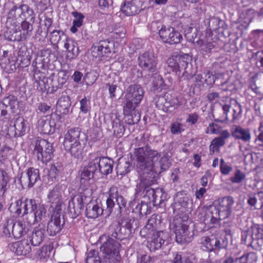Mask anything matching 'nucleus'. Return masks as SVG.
I'll list each match as a JSON object with an SVG mask.
<instances>
[{"instance_id": "obj_1", "label": "nucleus", "mask_w": 263, "mask_h": 263, "mask_svg": "<svg viewBox=\"0 0 263 263\" xmlns=\"http://www.w3.org/2000/svg\"><path fill=\"white\" fill-rule=\"evenodd\" d=\"M108 194V197L106 200L105 208L102 206L101 201L98 202L97 200L90 201L87 203L85 210V214L87 218H96L102 214L109 216L115 206L114 199H116L120 209L125 207L126 201L119 193L118 187L112 186L109 189Z\"/></svg>"}, {"instance_id": "obj_2", "label": "nucleus", "mask_w": 263, "mask_h": 263, "mask_svg": "<svg viewBox=\"0 0 263 263\" xmlns=\"http://www.w3.org/2000/svg\"><path fill=\"white\" fill-rule=\"evenodd\" d=\"M135 154L137 167L141 171H144L149 167L151 170L158 161L162 170H166L169 167L166 158L162 157L160 153L151 149L148 145L135 149Z\"/></svg>"}, {"instance_id": "obj_3", "label": "nucleus", "mask_w": 263, "mask_h": 263, "mask_svg": "<svg viewBox=\"0 0 263 263\" xmlns=\"http://www.w3.org/2000/svg\"><path fill=\"white\" fill-rule=\"evenodd\" d=\"M190 61L189 54L179 53L168 58L166 61L167 72L174 73L179 78H188L192 76L187 70Z\"/></svg>"}, {"instance_id": "obj_4", "label": "nucleus", "mask_w": 263, "mask_h": 263, "mask_svg": "<svg viewBox=\"0 0 263 263\" xmlns=\"http://www.w3.org/2000/svg\"><path fill=\"white\" fill-rule=\"evenodd\" d=\"M81 134V130L79 127L70 128L64 135L62 142L64 149L75 157L82 155L85 147V144L81 143L83 140L80 139Z\"/></svg>"}, {"instance_id": "obj_5", "label": "nucleus", "mask_w": 263, "mask_h": 263, "mask_svg": "<svg viewBox=\"0 0 263 263\" xmlns=\"http://www.w3.org/2000/svg\"><path fill=\"white\" fill-rule=\"evenodd\" d=\"M29 20L32 24L34 22L35 14L33 10L26 4L14 6L9 11L6 24L8 25L20 23V21Z\"/></svg>"}, {"instance_id": "obj_6", "label": "nucleus", "mask_w": 263, "mask_h": 263, "mask_svg": "<svg viewBox=\"0 0 263 263\" xmlns=\"http://www.w3.org/2000/svg\"><path fill=\"white\" fill-rule=\"evenodd\" d=\"M172 224L178 243H189L193 240L194 233L190 230L189 222L187 220H183L180 217H175Z\"/></svg>"}, {"instance_id": "obj_7", "label": "nucleus", "mask_w": 263, "mask_h": 263, "mask_svg": "<svg viewBox=\"0 0 263 263\" xmlns=\"http://www.w3.org/2000/svg\"><path fill=\"white\" fill-rule=\"evenodd\" d=\"M96 172V167H94L92 162L90 161L88 165L84 167L80 174V188L84 192H86L87 195L84 192L81 193V200L82 202L84 197H90L92 194V190L91 185L95 182L94 175Z\"/></svg>"}, {"instance_id": "obj_8", "label": "nucleus", "mask_w": 263, "mask_h": 263, "mask_svg": "<svg viewBox=\"0 0 263 263\" xmlns=\"http://www.w3.org/2000/svg\"><path fill=\"white\" fill-rule=\"evenodd\" d=\"M53 153L52 144L47 140L39 138L34 141L33 154L38 160L47 163L52 159Z\"/></svg>"}, {"instance_id": "obj_9", "label": "nucleus", "mask_w": 263, "mask_h": 263, "mask_svg": "<svg viewBox=\"0 0 263 263\" xmlns=\"http://www.w3.org/2000/svg\"><path fill=\"white\" fill-rule=\"evenodd\" d=\"M158 35L164 43L171 45L179 44L182 40L180 33L170 26L162 25L158 30Z\"/></svg>"}, {"instance_id": "obj_10", "label": "nucleus", "mask_w": 263, "mask_h": 263, "mask_svg": "<svg viewBox=\"0 0 263 263\" xmlns=\"http://www.w3.org/2000/svg\"><path fill=\"white\" fill-rule=\"evenodd\" d=\"M140 104L126 98L125 103L123 106V112L124 116L127 118L126 123L129 125L138 123L140 120L141 116L136 109Z\"/></svg>"}, {"instance_id": "obj_11", "label": "nucleus", "mask_w": 263, "mask_h": 263, "mask_svg": "<svg viewBox=\"0 0 263 263\" xmlns=\"http://www.w3.org/2000/svg\"><path fill=\"white\" fill-rule=\"evenodd\" d=\"M200 214V219L208 227L212 228L218 226L221 219L218 211L215 207L210 206L202 210Z\"/></svg>"}, {"instance_id": "obj_12", "label": "nucleus", "mask_w": 263, "mask_h": 263, "mask_svg": "<svg viewBox=\"0 0 263 263\" xmlns=\"http://www.w3.org/2000/svg\"><path fill=\"white\" fill-rule=\"evenodd\" d=\"M234 203L233 197L231 196H226L218 198L215 201L213 206L218 211L221 218L224 219L231 216Z\"/></svg>"}, {"instance_id": "obj_13", "label": "nucleus", "mask_w": 263, "mask_h": 263, "mask_svg": "<svg viewBox=\"0 0 263 263\" xmlns=\"http://www.w3.org/2000/svg\"><path fill=\"white\" fill-rule=\"evenodd\" d=\"M161 223V217L157 214H153L148 218L146 224L140 230V235L142 237L149 238L153 233L162 231L160 230Z\"/></svg>"}, {"instance_id": "obj_14", "label": "nucleus", "mask_w": 263, "mask_h": 263, "mask_svg": "<svg viewBox=\"0 0 263 263\" xmlns=\"http://www.w3.org/2000/svg\"><path fill=\"white\" fill-rule=\"evenodd\" d=\"M138 62L139 66L143 70L154 72L157 70L158 59L152 52L147 51L140 54Z\"/></svg>"}, {"instance_id": "obj_15", "label": "nucleus", "mask_w": 263, "mask_h": 263, "mask_svg": "<svg viewBox=\"0 0 263 263\" xmlns=\"http://www.w3.org/2000/svg\"><path fill=\"white\" fill-rule=\"evenodd\" d=\"M121 245L118 240L113 239H107V240L103 243L100 248V250L105 255V257L111 259L119 256V249Z\"/></svg>"}, {"instance_id": "obj_16", "label": "nucleus", "mask_w": 263, "mask_h": 263, "mask_svg": "<svg viewBox=\"0 0 263 263\" xmlns=\"http://www.w3.org/2000/svg\"><path fill=\"white\" fill-rule=\"evenodd\" d=\"M93 166L96 167V172L107 175L112 172L114 161L106 157H98L90 161Z\"/></svg>"}, {"instance_id": "obj_17", "label": "nucleus", "mask_w": 263, "mask_h": 263, "mask_svg": "<svg viewBox=\"0 0 263 263\" xmlns=\"http://www.w3.org/2000/svg\"><path fill=\"white\" fill-rule=\"evenodd\" d=\"M40 180V172L37 168L29 167L25 173H23L20 179V183L23 186L32 187Z\"/></svg>"}, {"instance_id": "obj_18", "label": "nucleus", "mask_w": 263, "mask_h": 263, "mask_svg": "<svg viewBox=\"0 0 263 263\" xmlns=\"http://www.w3.org/2000/svg\"><path fill=\"white\" fill-rule=\"evenodd\" d=\"M149 238L147 246L151 252H155L162 248L168 238V233L166 231H158L153 233Z\"/></svg>"}, {"instance_id": "obj_19", "label": "nucleus", "mask_w": 263, "mask_h": 263, "mask_svg": "<svg viewBox=\"0 0 263 263\" xmlns=\"http://www.w3.org/2000/svg\"><path fill=\"white\" fill-rule=\"evenodd\" d=\"M167 194L162 189L149 188L146 190L145 197H147L149 203L154 206L160 205L166 200Z\"/></svg>"}, {"instance_id": "obj_20", "label": "nucleus", "mask_w": 263, "mask_h": 263, "mask_svg": "<svg viewBox=\"0 0 263 263\" xmlns=\"http://www.w3.org/2000/svg\"><path fill=\"white\" fill-rule=\"evenodd\" d=\"M60 211L61 210L54 211L48 223L47 231L50 236H55L62 229L63 224H61Z\"/></svg>"}, {"instance_id": "obj_21", "label": "nucleus", "mask_w": 263, "mask_h": 263, "mask_svg": "<svg viewBox=\"0 0 263 263\" xmlns=\"http://www.w3.org/2000/svg\"><path fill=\"white\" fill-rule=\"evenodd\" d=\"M142 6V2L141 0L125 1L121 5L120 10L127 16L134 15L141 11Z\"/></svg>"}, {"instance_id": "obj_22", "label": "nucleus", "mask_w": 263, "mask_h": 263, "mask_svg": "<svg viewBox=\"0 0 263 263\" xmlns=\"http://www.w3.org/2000/svg\"><path fill=\"white\" fill-rule=\"evenodd\" d=\"M7 30L4 33V37L9 41L20 42L25 41L20 31V23L8 25L6 24Z\"/></svg>"}, {"instance_id": "obj_23", "label": "nucleus", "mask_w": 263, "mask_h": 263, "mask_svg": "<svg viewBox=\"0 0 263 263\" xmlns=\"http://www.w3.org/2000/svg\"><path fill=\"white\" fill-rule=\"evenodd\" d=\"M9 248L17 255L26 256L31 252V247L28 239H23L9 244Z\"/></svg>"}, {"instance_id": "obj_24", "label": "nucleus", "mask_w": 263, "mask_h": 263, "mask_svg": "<svg viewBox=\"0 0 263 263\" xmlns=\"http://www.w3.org/2000/svg\"><path fill=\"white\" fill-rule=\"evenodd\" d=\"M232 135L235 139L241 140L244 142H249L251 139L250 129L249 128H243L240 125L235 126Z\"/></svg>"}, {"instance_id": "obj_25", "label": "nucleus", "mask_w": 263, "mask_h": 263, "mask_svg": "<svg viewBox=\"0 0 263 263\" xmlns=\"http://www.w3.org/2000/svg\"><path fill=\"white\" fill-rule=\"evenodd\" d=\"M56 126V122L54 119L47 121L45 120L44 118H41L38 121L37 128L40 132L42 134L49 135L52 134L55 131Z\"/></svg>"}, {"instance_id": "obj_26", "label": "nucleus", "mask_w": 263, "mask_h": 263, "mask_svg": "<svg viewBox=\"0 0 263 263\" xmlns=\"http://www.w3.org/2000/svg\"><path fill=\"white\" fill-rule=\"evenodd\" d=\"M230 137V133L224 132L220 137L213 139L209 146L210 154L213 155L215 152H219L220 147L224 145L225 139Z\"/></svg>"}, {"instance_id": "obj_27", "label": "nucleus", "mask_w": 263, "mask_h": 263, "mask_svg": "<svg viewBox=\"0 0 263 263\" xmlns=\"http://www.w3.org/2000/svg\"><path fill=\"white\" fill-rule=\"evenodd\" d=\"M25 197H22L21 198L16 200L14 203H12L9 208V210L16 217L24 216L26 215L25 213Z\"/></svg>"}, {"instance_id": "obj_28", "label": "nucleus", "mask_w": 263, "mask_h": 263, "mask_svg": "<svg viewBox=\"0 0 263 263\" xmlns=\"http://www.w3.org/2000/svg\"><path fill=\"white\" fill-rule=\"evenodd\" d=\"M57 111L61 114L67 115L71 106V99L68 95H62L57 103Z\"/></svg>"}, {"instance_id": "obj_29", "label": "nucleus", "mask_w": 263, "mask_h": 263, "mask_svg": "<svg viewBox=\"0 0 263 263\" xmlns=\"http://www.w3.org/2000/svg\"><path fill=\"white\" fill-rule=\"evenodd\" d=\"M128 94L130 95V97H128L130 100L140 104L143 99L144 91L140 85L134 84L129 86Z\"/></svg>"}, {"instance_id": "obj_30", "label": "nucleus", "mask_w": 263, "mask_h": 263, "mask_svg": "<svg viewBox=\"0 0 263 263\" xmlns=\"http://www.w3.org/2000/svg\"><path fill=\"white\" fill-rule=\"evenodd\" d=\"M166 85L161 77L155 78L153 82L152 90L155 95H165Z\"/></svg>"}, {"instance_id": "obj_31", "label": "nucleus", "mask_w": 263, "mask_h": 263, "mask_svg": "<svg viewBox=\"0 0 263 263\" xmlns=\"http://www.w3.org/2000/svg\"><path fill=\"white\" fill-rule=\"evenodd\" d=\"M64 48L66 49L67 56L70 59H73L78 54L79 48L77 42L68 37L64 41Z\"/></svg>"}, {"instance_id": "obj_32", "label": "nucleus", "mask_w": 263, "mask_h": 263, "mask_svg": "<svg viewBox=\"0 0 263 263\" xmlns=\"http://www.w3.org/2000/svg\"><path fill=\"white\" fill-rule=\"evenodd\" d=\"M14 136L15 137L22 136L25 135L26 129V121L23 117L17 118L14 123Z\"/></svg>"}, {"instance_id": "obj_33", "label": "nucleus", "mask_w": 263, "mask_h": 263, "mask_svg": "<svg viewBox=\"0 0 263 263\" xmlns=\"http://www.w3.org/2000/svg\"><path fill=\"white\" fill-rule=\"evenodd\" d=\"M52 79H50L47 77L43 76L39 80H35V85L36 89L42 93L46 92L48 94L49 85H51Z\"/></svg>"}, {"instance_id": "obj_34", "label": "nucleus", "mask_w": 263, "mask_h": 263, "mask_svg": "<svg viewBox=\"0 0 263 263\" xmlns=\"http://www.w3.org/2000/svg\"><path fill=\"white\" fill-rule=\"evenodd\" d=\"M26 233L27 230L25 224L20 222L15 223L12 222L11 233L15 239L21 238L24 236Z\"/></svg>"}, {"instance_id": "obj_35", "label": "nucleus", "mask_w": 263, "mask_h": 263, "mask_svg": "<svg viewBox=\"0 0 263 263\" xmlns=\"http://www.w3.org/2000/svg\"><path fill=\"white\" fill-rule=\"evenodd\" d=\"M30 22L29 20H25L20 23L21 25L20 26L21 28L20 31L25 40H26L32 34L33 25Z\"/></svg>"}, {"instance_id": "obj_36", "label": "nucleus", "mask_w": 263, "mask_h": 263, "mask_svg": "<svg viewBox=\"0 0 263 263\" xmlns=\"http://www.w3.org/2000/svg\"><path fill=\"white\" fill-rule=\"evenodd\" d=\"M33 212L34 223L40 222L43 218L46 217V209L43 204H38Z\"/></svg>"}, {"instance_id": "obj_37", "label": "nucleus", "mask_w": 263, "mask_h": 263, "mask_svg": "<svg viewBox=\"0 0 263 263\" xmlns=\"http://www.w3.org/2000/svg\"><path fill=\"white\" fill-rule=\"evenodd\" d=\"M224 132L229 133L228 130H222V127L214 122L210 123L207 127L205 133L207 134L222 135Z\"/></svg>"}, {"instance_id": "obj_38", "label": "nucleus", "mask_w": 263, "mask_h": 263, "mask_svg": "<svg viewBox=\"0 0 263 263\" xmlns=\"http://www.w3.org/2000/svg\"><path fill=\"white\" fill-rule=\"evenodd\" d=\"M214 237L211 238L209 236H204L201 238V245L203 250L208 252L214 250Z\"/></svg>"}, {"instance_id": "obj_39", "label": "nucleus", "mask_w": 263, "mask_h": 263, "mask_svg": "<svg viewBox=\"0 0 263 263\" xmlns=\"http://www.w3.org/2000/svg\"><path fill=\"white\" fill-rule=\"evenodd\" d=\"M62 185L58 184L55 185L52 190L49 191L48 194V198L52 203L55 202L57 200H59L61 197Z\"/></svg>"}, {"instance_id": "obj_40", "label": "nucleus", "mask_w": 263, "mask_h": 263, "mask_svg": "<svg viewBox=\"0 0 263 263\" xmlns=\"http://www.w3.org/2000/svg\"><path fill=\"white\" fill-rule=\"evenodd\" d=\"M99 42L101 47L102 48L104 56H108V54L111 53L114 47V43L113 42L107 39L101 40Z\"/></svg>"}, {"instance_id": "obj_41", "label": "nucleus", "mask_w": 263, "mask_h": 263, "mask_svg": "<svg viewBox=\"0 0 263 263\" xmlns=\"http://www.w3.org/2000/svg\"><path fill=\"white\" fill-rule=\"evenodd\" d=\"M126 32V29L123 26L117 24L112 31V36L115 39L120 40L121 41V39H123L125 37Z\"/></svg>"}, {"instance_id": "obj_42", "label": "nucleus", "mask_w": 263, "mask_h": 263, "mask_svg": "<svg viewBox=\"0 0 263 263\" xmlns=\"http://www.w3.org/2000/svg\"><path fill=\"white\" fill-rule=\"evenodd\" d=\"M14 150L8 146L4 145L0 150V158L2 160H6L9 159L11 157H14Z\"/></svg>"}, {"instance_id": "obj_43", "label": "nucleus", "mask_w": 263, "mask_h": 263, "mask_svg": "<svg viewBox=\"0 0 263 263\" xmlns=\"http://www.w3.org/2000/svg\"><path fill=\"white\" fill-rule=\"evenodd\" d=\"M44 234L41 230H38L32 233V238L29 242L33 246H37L40 245L44 239Z\"/></svg>"}, {"instance_id": "obj_44", "label": "nucleus", "mask_w": 263, "mask_h": 263, "mask_svg": "<svg viewBox=\"0 0 263 263\" xmlns=\"http://www.w3.org/2000/svg\"><path fill=\"white\" fill-rule=\"evenodd\" d=\"M165 96V95H155L154 100L156 102V106L158 109L166 112L167 111L168 106L165 105L166 101L164 98Z\"/></svg>"}, {"instance_id": "obj_45", "label": "nucleus", "mask_w": 263, "mask_h": 263, "mask_svg": "<svg viewBox=\"0 0 263 263\" xmlns=\"http://www.w3.org/2000/svg\"><path fill=\"white\" fill-rule=\"evenodd\" d=\"M9 181L7 173L3 169H0V187L1 191L4 194L6 190V186Z\"/></svg>"}, {"instance_id": "obj_46", "label": "nucleus", "mask_w": 263, "mask_h": 263, "mask_svg": "<svg viewBox=\"0 0 263 263\" xmlns=\"http://www.w3.org/2000/svg\"><path fill=\"white\" fill-rule=\"evenodd\" d=\"M62 35H64V32L61 30H54L51 32L49 35L51 44L54 46L57 45L61 40Z\"/></svg>"}, {"instance_id": "obj_47", "label": "nucleus", "mask_w": 263, "mask_h": 263, "mask_svg": "<svg viewBox=\"0 0 263 263\" xmlns=\"http://www.w3.org/2000/svg\"><path fill=\"white\" fill-rule=\"evenodd\" d=\"M86 263H101L98 252L95 250H90L85 259Z\"/></svg>"}, {"instance_id": "obj_48", "label": "nucleus", "mask_w": 263, "mask_h": 263, "mask_svg": "<svg viewBox=\"0 0 263 263\" xmlns=\"http://www.w3.org/2000/svg\"><path fill=\"white\" fill-rule=\"evenodd\" d=\"M12 220H7L1 231L0 234L2 237H9L11 235L10 231L12 230Z\"/></svg>"}, {"instance_id": "obj_49", "label": "nucleus", "mask_w": 263, "mask_h": 263, "mask_svg": "<svg viewBox=\"0 0 263 263\" xmlns=\"http://www.w3.org/2000/svg\"><path fill=\"white\" fill-rule=\"evenodd\" d=\"M240 258L242 263H256L257 260L256 254L253 252L245 254Z\"/></svg>"}, {"instance_id": "obj_50", "label": "nucleus", "mask_w": 263, "mask_h": 263, "mask_svg": "<svg viewBox=\"0 0 263 263\" xmlns=\"http://www.w3.org/2000/svg\"><path fill=\"white\" fill-rule=\"evenodd\" d=\"M25 212L26 214L29 213H31L35 211L36 206L38 205L36 201L33 199H28L25 197Z\"/></svg>"}, {"instance_id": "obj_51", "label": "nucleus", "mask_w": 263, "mask_h": 263, "mask_svg": "<svg viewBox=\"0 0 263 263\" xmlns=\"http://www.w3.org/2000/svg\"><path fill=\"white\" fill-rule=\"evenodd\" d=\"M200 43V52L202 54L206 55L210 53L211 50L214 48V45L212 42H204L203 41H201Z\"/></svg>"}, {"instance_id": "obj_52", "label": "nucleus", "mask_w": 263, "mask_h": 263, "mask_svg": "<svg viewBox=\"0 0 263 263\" xmlns=\"http://www.w3.org/2000/svg\"><path fill=\"white\" fill-rule=\"evenodd\" d=\"M246 175L241 170L237 169L234 176L230 178V181L233 183H240L245 179Z\"/></svg>"}, {"instance_id": "obj_53", "label": "nucleus", "mask_w": 263, "mask_h": 263, "mask_svg": "<svg viewBox=\"0 0 263 263\" xmlns=\"http://www.w3.org/2000/svg\"><path fill=\"white\" fill-rule=\"evenodd\" d=\"M220 105L222 107L223 110V115L219 118L215 120L216 121L223 123L228 121V112H229L231 106L230 104H223L220 103Z\"/></svg>"}, {"instance_id": "obj_54", "label": "nucleus", "mask_w": 263, "mask_h": 263, "mask_svg": "<svg viewBox=\"0 0 263 263\" xmlns=\"http://www.w3.org/2000/svg\"><path fill=\"white\" fill-rule=\"evenodd\" d=\"M172 263H193L190 257L182 255L179 253H177L173 260Z\"/></svg>"}, {"instance_id": "obj_55", "label": "nucleus", "mask_w": 263, "mask_h": 263, "mask_svg": "<svg viewBox=\"0 0 263 263\" xmlns=\"http://www.w3.org/2000/svg\"><path fill=\"white\" fill-rule=\"evenodd\" d=\"M98 74L95 72H87L84 77L85 84L90 86L92 85L98 79Z\"/></svg>"}, {"instance_id": "obj_56", "label": "nucleus", "mask_w": 263, "mask_h": 263, "mask_svg": "<svg viewBox=\"0 0 263 263\" xmlns=\"http://www.w3.org/2000/svg\"><path fill=\"white\" fill-rule=\"evenodd\" d=\"M102 51L103 50L99 42H96L92 45L91 47V52L93 57L99 58L104 57Z\"/></svg>"}, {"instance_id": "obj_57", "label": "nucleus", "mask_w": 263, "mask_h": 263, "mask_svg": "<svg viewBox=\"0 0 263 263\" xmlns=\"http://www.w3.org/2000/svg\"><path fill=\"white\" fill-rule=\"evenodd\" d=\"M219 168L220 173L223 175H228L233 170V167L228 165L223 159L220 160Z\"/></svg>"}, {"instance_id": "obj_58", "label": "nucleus", "mask_w": 263, "mask_h": 263, "mask_svg": "<svg viewBox=\"0 0 263 263\" xmlns=\"http://www.w3.org/2000/svg\"><path fill=\"white\" fill-rule=\"evenodd\" d=\"M80 109L81 111L84 114H87L91 108L89 99H87L86 97H85L80 100Z\"/></svg>"}, {"instance_id": "obj_59", "label": "nucleus", "mask_w": 263, "mask_h": 263, "mask_svg": "<svg viewBox=\"0 0 263 263\" xmlns=\"http://www.w3.org/2000/svg\"><path fill=\"white\" fill-rule=\"evenodd\" d=\"M72 16L74 17V20L72 22V24H74L76 26H82L83 23V20L85 17L84 15L81 12L78 11H73L72 12Z\"/></svg>"}, {"instance_id": "obj_60", "label": "nucleus", "mask_w": 263, "mask_h": 263, "mask_svg": "<svg viewBox=\"0 0 263 263\" xmlns=\"http://www.w3.org/2000/svg\"><path fill=\"white\" fill-rule=\"evenodd\" d=\"M52 250V247L48 245H44L40 248L37 252L38 256L41 258H45L46 256H49Z\"/></svg>"}, {"instance_id": "obj_61", "label": "nucleus", "mask_w": 263, "mask_h": 263, "mask_svg": "<svg viewBox=\"0 0 263 263\" xmlns=\"http://www.w3.org/2000/svg\"><path fill=\"white\" fill-rule=\"evenodd\" d=\"M255 65L260 70H263V50L258 51L256 53Z\"/></svg>"}, {"instance_id": "obj_62", "label": "nucleus", "mask_w": 263, "mask_h": 263, "mask_svg": "<svg viewBox=\"0 0 263 263\" xmlns=\"http://www.w3.org/2000/svg\"><path fill=\"white\" fill-rule=\"evenodd\" d=\"M118 229V228H117V229H116L113 227H109L108 229L107 239H116V240H121V239H122V238H121V235L117 232Z\"/></svg>"}, {"instance_id": "obj_63", "label": "nucleus", "mask_w": 263, "mask_h": 263, "mask_svg": "<svg viewBox=\"0 0 263 263\" xmlns=\"http://www.w3.org/2000/svg\"><path fill=\"white\" fill-rule=\"evenodd\" d=\"M51 106L47 105L46 103H40L37 106V113L45 114L49 112Z\"/></svg>"}, {"instance_id": "obj_64", "label": "nucleus", "mask_w": 263, "mask_h": 263, "mask_svg": "<svg viewBox=\"0 0 263 263\" xmlns=\"http://www.w3.org/2000/svg\"><path fill=\"white\" fill-rule=\"evenodd\" d=\"M259 134L255 139L256 144L260 147H263V123H260L259 127Z\"/></svg>"}]
</instances>
